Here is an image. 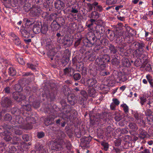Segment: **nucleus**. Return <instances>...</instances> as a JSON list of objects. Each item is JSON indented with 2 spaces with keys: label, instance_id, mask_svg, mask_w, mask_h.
Segmentation results:
<instances>
[{
  "label": "nucleus",
  "instance_id": "nucleus-30",
  "mask_svg": "<svg viewBox=\"0 0 153 153\" xmlns=\"http://www.w3.org/2000/svg\"><path fill=\"white\" fill-rule=\"evenodd\" d=\"M105 49L99 45H96L94 48L93 50L94 52L97 54H99V55L102 51L104 52Z\"/></svg>",
  "mask_w": 153,
  "mask_h": 153
},
{
  "label": "nucleus",
  "instance_id": "nucleus-10",
  "mask_svg": "<svg viewBox=\"0 0 153 153\" xmlns=\"http://www.w3.org/2000/svg\"><path fill=\"white\" fill-rule=\"evenodd\" d=\"M92 139V137L90 136L88 137L83 136L81 139L80 143L81 146L82 147H89V143Z\"/></svg>",
  "mask_w": 153,
  "mask_h": 153
},
{
  "label": "nucleus",
  "instance_id": "nucleus-39",
  "mask_svg": "<svg viewBox=\"0 0 153 153\" xmlns=\"http://www.w3.org/2000/svg\"><path fill=\"white\" fill-rule=\"evenodd\" d=\"M56 123L59 126H61L62 127H65L66 124V122L65 121H63L62 119H59L56 120Z\"/></svg>",
  "mask_w": 153,
  "mask_h": 153
},
{
  "label": "nucleus",
  "instance_id": "nucleus-31",
  "mask_svg": "<svg viewBox=\"0 0 153 153\" xmlns=\"http://www.w3.org/2000/svg\"><path fill=\"white\" fill-rule=\"evenodd\" d=\"M21 139L19 137H14L12 138L10 143L13 145H18L21 142Z\"/></svg>",
  "mask_w": 153,
  "mask_h": 153
},
{
  "label": "nucleus",
  "instance_id": "nucleus-18",
  "mask_svg": "<svg viewBox=\"0 0 153 153\" xmlns=\"http://www.w3.org/2000/svg\"><path fill=\"white\" fill-rule=\"evenodd\" d=\"M86 38L88 39L90 41L93 42L94 45H96L97 44V41L95 36L94 33L92 32H89L88 33Z\"/></svg>",
  "mask_w": 153,
  "mask_h": 153
},
{
  "label": "nucleus",
  "instance_id": "nucleus-48",
  "mask_svg": "<svg viewBox=\"0 0 153 153\" xmlns=\"http://www.w3.org/2000/svg\"><path fill=\"white\" fill-rule=\"evenodd\" d=\"M93 5H94V7L95 8V7H96L97 10L99 12H101L103 10L102 7L101 5H99L98 2H94Z\"/></svg>",
  "mask_w": 153,
  "mask_h": 153
},
{
  "label": "nucleus",
  "instance_id": "nucleus-16",
  "mask_svg": "<svg viewBox=\"0 0 153 153\" xmlns=\"http://www.w3.org/2000/svg\"><path fill=\"white\" fill-rule=\"evenodd\" d=\"M68 102L72 105H74L77 102L76 97L75 95L71 94L67 97Z\"/></svg>",
  "mask_w": 153,
  "mask_h": 153
},
{
  "label": "nucleus",
  "instance_id": "nucleus-17",
  "mask_svg": "<svg viewBox=\"0 0 153 153\" xmlns=\"http://www.w3.org/2000/svg\"><path fill=\"white\" fill-rule=\"evenodd\" d=\"M145 45L143 42H135L133 43L132 44V46H134L137 49L141 50L142 51H144L143 48L145 47Z\"/></svg>",
  "mask_w": 153,
  "mask_h": 153
},
{
  "label": "nucleus",
  "instance_id": "nucleus-12",
  "mask_svg": "<svg viewBox=\"0 0 153 153\" xmlns=\"http://www.w3.org/2000/svg\"><path fill=\"white\" fill-rule=\"evenodd\" d=\"M75 72V69L71 67H66L63 69V74L62 75H65L71 77Z\"/></svg>",
  "mask_w": 153,
  "mask_h": 153
},
{
  "label": "nucleus",
  "instance_id": "nucleus-24",
  "mask_svg": "<svg viewBox=\"0 0 153 153\" xmlns=\"http://www.w3.org/2000/svg\"><path fill=\"white\" fill-rule=\"evenodd\" d=\"M139 138L141 139H144L147 137L148 133L147 132L142 128H140L139 130Z\"/></svg>",
  "mask_w": 153,
  "mask_h": 153
},
{
  "label": "nucleus",
  "instance_id": "nucleus-46",
  "mask_svg": "<svg viewBox=\"0 0 153 153\" xmlns=\"http://www.w3.org/2000/svg\"><path fill=\"white\" fill-rule=\"evenodd\" d=\"M59 25H60L61 27L63 26L65 23V21L64 19L62 17H60L58 18L57 22Z\"/></svg>",
  "mask_w": 153,
  "mask_h": 153
},
{
  "label": "nucleus",
  "instance_id": "nucleus-8",
  "mask_svg": "<svg viewBox=\"0 0 153 153\" xmlns=\"http://www.w3.org/2000/svg\"><path fill=\"white\" fill-rule=\"evenodd\" d=\"M70 53L68 50H66L65 51L62 59L59 62L63 66H65L68 62L69 60Z\"/></svg>",
  "mask_w": 153,
  "mask_h": 153
},
{
  "label": "nucleus",
  "instance_id": "nucleus-23",
  "mask_svg": "<svg viewBox=\"0 0 153 153\" xmlns=\"http://www.w3.org/2000/svg\"><path fill=\"white\" fill-rule=\"evenodd\" d=\"M91 50H89L86 51L85 53L87 54L86 57L88 59L91 61H93L95 59L96 56L94 55V52H91Z\"/></svg>",
  "mask_w": 153,
  "mask_h": 153
},
{
  "label": "nucleus",
  "instance_id": "nucleus-60",
  "mask_svg": "<svg viewBox=\"0 0 153 153\" xmlns=\"http://www.w3.org/2000/svg\"><path fill=\"white\" fill-rule=\"evenodd\" d=\"M13 88L16 91L20 92L22 90L21 86L19 84H17L14 85Z\"/></svg>",
  "mask_w": 153,
  "mask_h": 153
},
{
  "label": "nucleus",
  "instance_id": "nucleus-38",
  "mask_svg": "<svg viewBox=\"0 0 153 153\" xmlns=\"http://www.w3.org/2000/svg\"><path fill=\"white\" fill-rule=\"evenodd\" d=\"M128 126L132 131H136L138 129V127L137 125L133 123H129Z\"/></svg>",
  "mask_w": 153,
  "mask_h": 153
},
{
  "label": "nucleus",
  "instance_id": "nucleus-42",
  "mask_svg": "<svg viewBox=\"0 0 153 153\" xmlns=\"http://www.w3.org/2000/svg\"><path fill=\"white\" fill-rule=\"evenodd\" d=\"M11 113L16 116H19L21 114V111L20 110L16 108H13L11 110Z\"/></svg>",
  "mask_w": 153,
  "mask_h": 153
},
{
  "label": "nucleus",
  "instance_id": "nucleus-44",
  "mask_svg": "<svg viewBox=\"0 0 153 153\" xmlns=\"http://www.w3.org/2000/svg\"><path fill=\"white\" fill-rule=\"evenodd\" d=\"M131 28L130 27L127 26L125 28V30L124 31L123 30V34L125 35V37L127 38L128 39H129V33Z\"/></svg>",
  "mask_w": 153,
  "mask_h": 153
},
{
  "label": "nucleus",
  "instance_id": "nucleus-61",
  "mask_svg": "<svg viewBox=\"0 0 153 153\" xmlns=\"http://www.w3.org/2000/svg\"><path fill=\"white\" fill-rule=\"evenodd\" d=\"M101 145L104 147L103 149L105 151H107L109 148V145L106 142H102L101 143Z\"/></svg>",
  "mask_w": 153,
  "mask_h": 153
},
{
  "label": "nucleus",
  "instance_id": "nucleus-35",
  "mask_svg": "<svg viewBox=\"0 0 153 153\" xmlns=\"http://www.w3.org/2000/svg\"><path fill=\"white\" fill-rule=\"evenodd\" d=\"M81 78V75L80 73L75 72L71 78L74 79V81H77L79 80Z\"/></svg>",
  "mask_w": 153,
  "mask_h": 153
},
{
  "label": "nucleus",
  "instance_id": "nucleus-19",
  "mask_svg": "<svg viewBox=\"0 0 153 153\" xmlns=\"http://www.w3.org/2000/svg\"><path fill=\"white\" fill-rule=\"evenodd\" d=\"M65 6L64 2L60 0H57L54 3L55 8L58 10L63 9Z\"/></svg>",
  "mask_w": 153,
  "mask_h": 153
},
{
  "label": "nucleus",
  "instance_id": "nucleus-9",
  "mask_svg": "<svg viewBox=\"0 0 153 153\" xmlns=\"http://www.w3.org/2000/svg\"><path fill=\"white\" fill-rule=\"evenodd\" d=\"M42 10L39 7L35 6L30 11L29 15L31 17H38L41 14Z\"/></svg>",
  "mask_w": 153,
  "mask_h": 153
},
{
  "label": "nucleus",
  "instance_id": "nucleus-55",
  "mask_svg": "<svg viewBox=\"0 0 153 153\" xmlns=\"http://www.w3.org/2000/svg\"><path fill=\"white\" fill-rule=\"evenodd\" d=\"M16 122L19 124L22 125L23 123V120L22 117L19 116H16L15 120Z\"/></svg>",
  "mask_w": 153,
  "mask_h": 153
},
{
  "label": "nucleus",
  "instance_id": "nucleus-36",
  "mask_svg": "<svg viewBox=\"0 0 153 153\" xmlns=\"http://www.w3.org/2000/svg\"><path fill=\"white\" fill-rule=\"evenodd\" d=\"M8 73L10 76H14L16 75V72L14 68L10 66L8 69Z\"/></svg>",
  "mask_w": 153,
  "mask_h": 153
},
{
  "label": "nucleus",
  "instance_id": "nucleus-7",
  "mask_svg": "<svg viewBox=\"0 0 153 153\" xmlns=\"http://www.w3.org/2000/svg\"><path fill=\"white\" fill-rule=\"evenodd\" d=\"M107 114L106 112L101 114H97L94 120L97 122H100L101 124L105 123L107 119Z\"/></svg>",
  "mask_w": 153,
  "mask_h": 153
},
{
  "label": "nucleus",
  "instance_id": "nucleus-37",
  "mask_svg": "<svg viewBox=\"0 0 153 153\" xmlns=\"http://www.w3.org/2000/svg\"><path fill=\"white\" fill-rule=\"evenodd\" d=\"M98 70L100 71V75L102 76H105L109 74V72L106 71L105 70V68H98Z\"/></svg>",
  "mask_w": 153,
  "mask_h": 153
},
{
  "label": "nucleus",
  "instance_id": "nucleus-49",
  "mask_svg": "<svg viewBox=\"0 0 153 153\" xmlns=\"http://www.w3.org/2000/svg\"><path fill=\"white\" fill-rule=\"evenodd\" d=\"M58 14L57 13H53L51 14L49 17V20L51 21H56L55 19L57 17Z\"/></svg>",
  "mask_w": 153,
  "mask_h": 153
},
{
  "label": "nucleus",
  "instance_id": "nucleus-4",
  "mask_svg": "<svg viewBox=\"0 0 153 153\" xmlns=\"http://www.w3.org/2000/svg\"><path fill=\"white\" fill-rule=\"evenodd\" d=\"M125 35L123 34V30L120 29H116L115 31L114 37L116 39V42L117 43L120 44L123 41V38L126 41L128 42V39L125 37Z\"/></svg>",
  "mask_w": 153,
  "mask_h": 153
},
{
  "label": "nucleus",
  "instance_id": "nucleus-45",
  "mask_svg": "<svg viewBox=\"0 0 153 153\" xmlns=\"http://www.w3.org/2000/svg\"><path fill=\"white\" fill-rule=\"evenodd\" d=\"M144 51L137 49L134 52V55L137 57H139L143 54Z\"/></svg>",
  "mask_w": 153,
  "mask_h": 153
},
{
  "label": "nucleus",
  "instance_id": "nucleus-53",
  "mask_svg": "<svg viewBox=\"0 0 153 153\" xmlns=\"http://www.w3.org/2000/svg\"><path fill=\"white\" fill-rule=\"evenodd\" d=\"M88 94L90 97H94L96 96V91L94 88H92L88 91Z\"/></svg>",
  "mask_w": 153,
  "mask_h": 153
},
{
  "label": "nucleus",
  "instance_id": "nucleus-5",
  "mask_svg": "<svg viewBox=\"0 0 153 153\" xmlns=\"http://www.w3.org/2000/svg\"><path fill=\"white\" fill-rule=\"evenodd\" d=\"M48 112L50 115L45 120L44 123L46 126H48L53 124V122L55 118V114L56 113V111L53 108L49 109Z\"/></svg>",
  "mask_w": 153,
  "mask_h": 153
},
{
  "label": "nucleus",
  "instance_id": "nucleus-2",
  "mask_svg": "<svg viewBox=\"0 0 153 153\" xmlns=\"http://www.w3.org/2000/svg\"><path fill=\"white\" fill-rule=\"evenodd\" d=\"M110 57L108 54H104L102 56H97L95 60V64L98 65V68H105L106 64L110 62Z\"/></svg>",
  "mask_w": 153,
  "mask_h": 153
},
{
  "label": "nucleus",
  "instance_id": "nucleus-59",
  "mask_svg": "<svg viewBox=\"0 0 153 153\" xmlns=\"http://www.w3.org/2000/svg\"><path fill=\"white\" fill-rule=\"evenodd\" d=\"M79 57L78 56H74L72 59V63L74 65H75L79 62Z\"/></svg>",
  "mask_w": 153,
  "mask_h": 153
},
{
  "label": "nucleus",
  "instance_id": "nucleus-57",
  "mask_svg": "<svg viewBox=\"0 0 153 153\" xmlns=\"http://www.w3.org/2000/svg\"><path fill=\"white\" fill-rule=\"evenodd\" d=\"M32 76L31 79L32 80H33L35 79L33 73L30 72H27L23 73L22 76Z\"/></svg>",
  "mask_w": 153,
  "mask_h": 153
},
{
  "label": "nucleus",
  "instance_id": "nucleus-6",
  "mask_svg": "<svg viewBox=\"0 0 153 153\" xmlns=\"http://www.w3.org/2000/svg\"><path fill=\"white\" fill-rule=\"evenodd\" d=\"M57 41L59 43L62 44L66 47H70L72 44L71 38L67 35L57 39Z\"/></svg>",
  "mask_w": 153,
  "mask_h": 153
},
{
  "label": "nucleus",
  "instance_id": "nucleus-52",
  "mask_svg": "<svg viewBox=\"0 0 153 153\" xmlns=\"http://www.w3.org/2000/svg\"><path fill=\"white\" fill-rule=\"evenodd\" d=\"M0 61L1 62L2 61V62L3 64H4L6 68L7 67H10L12 66L10 62L6 59H1Z\"/></svg>",
  "mask_w": 153,
  "mask_h": 153
},
{
  "label": "nucleus",
  "instance_id": "nucleus-28",
  "mask_svg": "<svg viewBox=\"0 0 153 153\" xmlns=\"http://www.w3.org/2000/svg\"><path fill=\"white\" fill-rule=\"evenodd\" d=\"M120 59L118 56L112 59L111 60V63L114 66L117 67L120 65Z\"/></svg>",
  "mask_w": 153,
  "mask_h": 153
},
{
  "label": "nucleus",
  "instance_id": "nucleus-51",
  "mask_svg": "<svg viewBox=\"0 0 153 153\" xmlns=\"http://www.w3.org/2000/svg\"><path fill=\"white\" fill-rule=\"evenodd\" d=\"M87 98H83L82 97H79V103L82 105V107L85 108H86V105L85 103V100Z\"/></svg>",
  "mask_w": 153,
  "mask_h": 153
},
{
  "label": "nucleus",
  "instance_id": "nucleus-62",
  "mask_svg": "<svg viewBox=\"0 0 153 153\" xmlns=\"http://www.w3.org/2000/svg\"><path fill=\"white\" fill-rule=\"evenodd\" d=\"M153 113V111L151 110V109L148 108L145 112V115L146 116L150 117L151 116H152V114Z\"/></svg>",
  "mask_w": 153,
  "mask_h": 153
},
{
  "label": "nucleus",
  "instance_id": "nucleus-54",
  "mask_svg": "<svg viewBox=\"0 0 153 153\" xmlns=\"http://www.w3.org/2000/svg\"><path fill=\"white\" fill-rule=\"evenodd\" d=\"M4 3V5L7 7L10 6H12V2L11 0H3L2 1Z\"/></svg>",
  "mask_w": 153,
  "mask_h": 153
},
{
  "label": "nucleus",
  "instance_id": "nucleus-58",
  "mask_svg": "<svg viewBox=\"0 0 153 153\" xmlns=\"http://www.w3.org/2000/svg\"><path fill=\"white\" fill-rule=\"evenodd\" d=\"M75 65H76V69L78 71H81V70L84 67L83 65L80 62L78 63V64Z\"/></svg>",
  "mask_w": 153,
  "mask_h": 153
},
{
  "label": "nucleus",
  "instance_id": "nucleus-64",
  "mask_svg": "<svg viewBox=\"0 0 153 153\" xmlns=\"http://www.w3.org/2000/svg\"><path fill=\"white\" fill-rule=\"evenodd\" d=\"M14 42L15 44L17 46H21V41L18 37H16L15 39H13Z\"/></svg>",
  "mask_w": 153,
  "mask_h": 153
},
{
  "label": "nucleus",
  "instance_id": "nucleus-40",
  "mask_svg": "<svg viewBox=\"0 0 153 153\" xmlns=\"http://www.w3.org/2000/svg\"><path fill=\"white\" fill-rule=\"evenodd\" d=\"M99 17L100 14L97 11H94L91 13L90 18H92V19H95L96 21V20L99 18Z\"/></svg>",
  "mask_w": 153,
  "mask_h": 153
},
{
  "label": "nucleus",
  "instance_id": "nucleus-41",
  "mask_svg": "<svg viewBox=\"0 0 153 153\" xmlns=\"http://www.w3.org/2000/svg\"><path fill=\"white\" fill-rule=\"evenodd\" d=\"M143 61V60L142 61L140 59L137 58L134 62L135 66L137 67L141 66L144 64Z\"/></svg>",
  "mask_w": 153,
  "mask_h": 153
},
{
  "label": "nucleus",
  "instance_id": "nucleus-47",
  "mask_svg": "<svg viewBox=\"0 0 153 153\" xmlns=\"http://www.w3.org/2000/svg\"><path fill=\"white\" fill-rule=\"evenodd\" d=\"M12 117L9 114H6L3 117L4 120L5 121L10 122L12 120Z\"/></svg>",
  "mask_w": 153,
  "mask_h": 153
},
{
  "label": "nucleus",
  "instance_id": "nucleus-29",
  "mask_svg": "<svg viewBox=\"0 0 153 153\" xmlns=\"http://www.w3.org/2000/svg\"><path fill=\"white\" fill-rule=\"evenodd\" d=\"M22 36L25 38H28L30 36V33L26 30V28L23 27H22L20 30Z\"/></svg>",
  "mask_w": 153,
  "mask_h": 153
},
{
  "label": "nucleus",
  "instance_id": "nucleus-33",
  "mask_svg": "<svg viewBox=\"0 0 153 153\" xmlns=\"http://www.w3.org/2000/svg\"><path fill=\"white\" fill-rule=\"evenodd\" d=\"M83 45L85 47H91L94 45L93 42L90 41L87 38L84 39L83 41Z\"/></svg>",
  "mask_w": 153,
  "mask_h": 153
},
{
  "label": "nucleus",
  "instance_id": "nucleus-1",
  "mask_svg": "<svg viewBox=\"0 0 153 153\" xmlns=\"http://www.w3.org/2000/svg\"><path fill=\"white\" fill-rule=\"evenodd\" d=\"M65 136V133L61 131H58L57 134V138L50 142L52 145V148L54 150H61L63 149L62 145L63 144V138Z\"/></svg>",
  "mask_w": 153,
  "mask_h": 153
},
{
  "label": "nucleus",
  "instance_id": "nucleus-13",
  "mask_svg": "<svg viewBox=\"0 0 153 153\" xmlns=\"http://www.w3.org/2000/svg\"><path fill=\"white\" fill-rule=\"evenodd\" d=\"M28 100L30 104L34 108H37L39 107L40 105L39 101L36 100L33 96L29 97L28 98Z\"/></svg>",
  "mask_w": 153,
  "mask_h": 153
},
{
  "label": "nucleus",
  "instance_id": "nucleus-32",
  "mask_svg": "<svg viewBox=\"0 0 153 153\" xmlns=\"http://www.w3.org/2000/svg\"><path fill=\"white\" fill-rule=\"evenodd\" d=\"M123 66L125 67H128L131 65V63L128 59L126 57H123L121 60Z\"/></svg>",
  "mask_w": 153,
  "mask_h": 153
},
{
  "label": "nucleus",
  "instance_id": "nucleus-63",
  "mask_svg": "<svg viewBox=\"0 0 153 153\" xmlns=\"http://www.w3.org/2000/svg\"><path fill=\"white\" fill-rule=\"evenodd\" d=\"M9 152L10 153H14L16 151V147L13 145H10L9 146Z\"/></svg>",
  "mask_w": 153,
  "mask_h": 153
},
{
  "label": "nucleus",
  "instance_id": "nucleus-3",
  "mask_svg": "<svg viewBox=\"0 0 153 153\" xmlns=\"http://www.w3.org/2000/svg\"><path fill=\"white\" fill-rule=\"evenodd\" d=\"M127 75L125 73L122 72H118L116 71L113 74L112 77L113 80L117 82H120V81L124 82L127 79Z\"/></svg>",
  "mask_w": 153,
  "mask_h": 153
},
{
  "label": "nucleus",
  "instance_id": "nucleus-27",
  "mask_svg": "<svg viewBox=\"0 0 153 153\" xmlns=\"http://www.w3.org/2000/svg\"><path fill=\"white\" fill-rule=\"evenodd\" d=\"M41 33L46 34L48 30V26L45 23H43L42 24L41 23Z\"/></svg>",
  "mask_w": 153,
  "mask_h": 153
},
{
  "label": "nucleus",
  "instance_id": "nucleus-34",
  "mask_svg": "<svg viewBox=\"0 0 153 153\" xmlns=\"http://www.w3.org/2000/svg\"><path fill=\"white\" fill-rule=\"evenodd\" d=\"M95 32L101 33H103L105 31V28L103 26L100 25H97L95 27Z\"/></svg>",
  "mask_w": 153,
  "mask_h": 153
},
{
  "label": "nucleus",
  "instance_id": "nucleus-50",
  "mask_svg": "<svg viewBox=\"0 0 153 153\" xmlns=\"http://www.w3.org/2000/svg\"><path fill=\"white\" fill-rule=\"evenodd\" d=\"M64 144L65 145V147L69 151L71 150L72 145L69 141L68 140H66L65 141L64 140L63 144L62 145Z\"/></svg>",
  "mask_w": 153,
  "mask_h": 153
},
{
  "label": "nucleus",
  "instance_id": "nucleus-21",
  "mask_svg": "<svg viewBox=\"0 0 153 153\" xmlns=\"http://www.w3.org/2000/svg\"><path fill=\"white\" fill-rule=\"evenodd\" d=\"M50 27L51 30L53 31L57 30L61 28L60 25H59L56 21H53L50 25Z\"/></svg>",
  "mask_w": 153,
  "mask_h": 153
},
{
  "label": "nucleus",
  "instance_id": "nucleus-56",
  "mask_svg": "<svg viewBox=\"0 0 153 153\" xmlns=\"http://www.w3.org/2000/svg\"><path fill=\"white\" fill-rule=\"evenodd\" d=\"M147 123L150 125H153V115L146 117Z\"/></svg>",
  "mask_w": 153,
  "mask_h": 153
},
{
  "label": "nucleus",
  "instance_id": "nucleus-25",
  "mask_svg": "<svg viewBox=\"0 0 153 153\" xmlns=\"http://www.w3.org/2000/svg\"><path fill=\"white\" fill-rule=\"evenodd\" d=\"M108 50L111 55L116 54L118 52L117 48L111 44H110L108 46Z\"/></svg>",
  "mask_w": 153,
  "mask_h": 153
},
{
  "label": "nucleus",
  "instance_id": "nucleus-43",
  "mask_svg": "<svg viewBox=\"0 0 153 153\" xmlns=\"http://www.w3.org/2000/svg\"><path fill=\"white\" fill-rule=\"evenodd\" d=\"M141 68H145L146 71H150L152 70V68L151 65L149 64L144 63L140 67Z\"/></svg>",
  "mask_w": 153,
  "mask_h": 153
},
{
  "label": "nucleus",
  "instance_id": "nucleus-20",
  "mask_svg": "<svg viewBox=\"0 0 153 153\" xmlns=\"http://www.w3.org/2000/svg\"><path fill=\"white\" fill-rule=\"evenodd\" d=\"M88 73L92 76H95L97 74V68L95 66H93L92 65H90Z\"/></svg>",
  "mask_w": 153,
  "mask_h": 153
},
{
  "label": "nucleus",
  "instance_id": "nucleus-15",
  "mask_svg": "<svg viewBox=\"0 0 153 153\" xmlns=\"http://www.w3.org/2000/svg\"><path fill=\"white\" fill-rule=\"evenodd\" d=\"M12 101L11 100L7 97H5L1 102V105L3 107L8 108L11 105Z\"/></svg>",
  "mask_w": 153,
  "mask_h": 153
},
{
  "label": "nucleus",
  "instance_id": "nucleus-22",
  "mask_svg": "<svg viewBox=\"0 0 153 153\" xmlns=\"http://www.w3.org/2000/svg\"><path fill=\"white\" fill-rule=\"evenodd\" d=\"M41 22L36 23L33 26V32L36 34L41 32Z\"/></svg>",
  "mask_w": 153,
  "mask_h": 153
},
{
  "label": "nucleus",
  "instance_id": "nucleus-11",
  "mask_svg": "<svg viewBox=\"0 0 153 153\" xmlns=\"http://www.w3.org/2000/svg\"><path fill=\"white\" fill-rule=\"evenodd\" d=\"M27 123L25 126L27 129H31L33 128V124L36 123V120L34 117H28L26 118Z\"/></svg>",
  "mask_w": 153,
  "mask_h": 153
},
{
  "label": "nucleus",
  "instance_id": "nucleus-26",
  "mask_svg": "<svg viewBox=\"0 0 153 153\" xmlns=\"http://www.w3.org/2000/svg\"><path fill=\"white\" fill-rule=\"evenodd\" d=\"M61 90L62 92L65 95L67 96V97L68 96V95L71 94V91L70 89V88H68L66 85H64Z\"/></svg>",
  "mask_w": 153,
  "mask_h": 153
},
{
  "label": "nucleus",
  "instance_id": "nucleus-14",
  "mask_svg": "<svg viewBox=\"0 0 153 153\" xmlns=\"http://www.w3.org/2000/svg\"><path fill=\"white\" fill-rule=\"evenodd\" d=\"M86 83L89 87H92L93 88H97V82L96 79L94 78L87 79L86 81Z\"/></svg>",
  "mask_w": 153,
  "mask_h": 153
}]
</instances>
